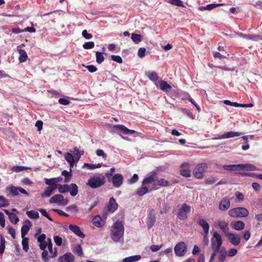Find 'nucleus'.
I'll return each instance as SVG.
<instances>
[{
    "instance_id": "obj_1",
    "label": "nucleus",
    "mask_w": 262,
    "mask_h": 262,
    "mask_svg": "<svg viewBox=\"0 0 262 262\" xmlns=\"http://www.w3.org/2000/svg\"><path fill=\"white\" fill-rule=\"evenodd\" d=\"M156 174V171H152V174L144 179L141 187L137 191V194L139 196H143L147 193L156 190L158 188L157 185L162 187L170 185V182L164 179H157Z\"/></svg>"
},
{
    "instance_id": "obj_2",
    "label": "nucleus",
    "mask_w": 262,
    "mask_h": 262,
    "mask_svg": "<svg viewBox=\"0 0 262 262\" xmlns=\"http://www.w3.org/2000/svg\"><path fill=\"white\" fill-rule=\"evenodd\" d=\"M223 244V239L221 235L217 232L215 231L213 233L212 238H211V245L212 250L209 262H213L214 260L217 253L221 249Z\"/></svg>"
},
{
    "instance_id": "obj_3",
    "label": "nucleus",
    "mask_w": 262,
    "mask_h": 262,
    "mask_svg": "<svg viewBox=\"0 0 262 262\" xmlns=\"http://www.w3.org/2000/svg\"><path fill=\"white\" fill-rule=\"evenodd\" d=\"M124 226L121 222L117 221L113 224L111 229V237L112 240L117 243L123 239L124 234Z\"/></svg>"
},
{
    "instance_id": "obj_4",
    "label": "nucleus",
    "mask_w": 262,
    "mask_h": 262,
    "mask_svg": "<svg viewBox=\"0 0 262 262\" xmlns=\"http://www.w3.org/2000/svg\"><path fill=\"white\" fill-rule=\"evenodd\" d=\"M105 183V176L101 173H97L90 177L86 185L91 188L95 189L102 186Z\"/></svg>"
},
{
    "instance_id": "obj_5",
    "label": "nucleus",
    "mask_w": 262,
    "mask_h": 262,
    "mask_svg": "<svg viewBox=\"0 0 262 262\" xmlns=\"http://www.w3.org/2000/svg\"><path fill=\"white\" fill-rule=\"evenodd\" d=\"M228 214L230 216L233 217H243L248 215L249 211L245 208L236 207L231 209Z\"/></svg>"
},
{
    "instance_id": "obj_6",
    "label": "nucleus",
    "mask_w": 262,
    "mask_h": 262,
    "mask_svg": "<svg viewBox=\"0 0 262 262\" xmlns=\"http://www.w3.org/2000/svg\"><path fill=\"white\" fill-rule=\"evenodd\" d=\"M112 132L113 133L123 134L124 135H131L134 134H138L134 130L129 129L123 125H114L112 126Z\"/></svg>"
},
{
    "instance_id": "obj_7",
    "label": "nucleus",
    "mask_w": 262,
    "mask_h": 262,
    "mask_svg": "<svg viewBox=\"0 0 262 262\" xmlns=\"http://www.w3.org/2000/svg\"><path fill=\"white\" fill-rule=\"evenodd\" d=\"M191 211V207L184 203L179 209L178 217L181 220H185L187 218V213Z\"/></svg>"
},
{
    "instance_id": "obj_8",
    "label": "nucleus",
    "mask_w": 262,
    "mask_h": 262,
    "mask_svg": "<svg viewBox=\"0 0 262 262\" xmlns=\"http://www.w3.org/2000/svg\"><path fill=\"white\" fill-rule=\"evenodd\" d=\"M207 167V164L204 163L197 165L193 170V175L195 178L198 179H202L204 176V173Z\"/></svg>"
},
{
    "instance_id": "obj_9",
    "label": "nucleus",
    "mask_w": 262,
    "mask_h": 262,
    "mask_svg": "<svg viewBox=\"0 0 262 262\" xmlns=\"http://www.w3.org/2000/svg\"><path fill=\"white\" fill-rule=\"evenodd\" d=\"M176 254L178 256H182L186 252L187 246L184 242H181L178 243L174 247Z\"/></svg>"
},
{
    "instance_id": "obj_10",
    "label": "nucleus",
    "mask_w": 262,
    "mask_h": 262,
    "mask_svg": "<svg viewBox=\"0 0 262 262\" xmlns=\"http://www.w3.org/2000/svg\"><path fill=\"white\" fill-rule=\"evenodd\" d=\"M243 134H244V133L242 132L230 131V132H225L223 134H222L218 137H214L213 138V139L217 140V139H228V138H234L235 137L240 136L241 135H242Z\"/></svg>"
},
{
    "instance_id": "obj_11",
    "label": "nucleus",
    "mask_w": 262,
    "mask_h": 262,
    "mask_svg": "<svg viewBox=\"0 0 262 262\" xmlns=\"http://www.w3.org/2000/svg\"><path fill=\"white\" fill-rule=\"evenodd\" d=\"M68 202L69 201L67 199H64L63 196L60 194L54 195L49 200V203L51 204L59 203L62 205H67Z\"/></svg>"
},
{
    "instance_id": "obj_12",
    "label": "nucleus",
    "mask_w": 262,
    "mask_h": 262,
    "mask_svg": "<svg viewBox=\"0 0 262 262\" xmlns=\"http://www.w3.org/2000/svg\"><path fill=\"white\" fill-rule=\"evenodd\" d=\"M225 236L227 237L229 241L234 246H237L240 243L241 237L237 234H234L230 232Z\"/></svg>"
},
{
    "instance_id": "obj_13",
    "label": "nucleus",
    "mask_w": 262,
    "mask_h": 262,
    "mask_svg": "<svg viewBox=\"0 0 262 262\" xmlns=\"http://www.w3.org/2000/svg\"><path fill=\"white\" fill-rule=\"evenodd\" d=\"M123 177L120 173L115 174L112 178V183L116 188H119L122 184Z\"/></svg>"
},
{
    "instance_id": "obj_14",
    "label": "nucleus",
    "mask_w": 262,
    "mask_h": 262,
    "mask_svg": "<svg viewBox=\"0 0 262 262\" xmlns=\"http://www.w3.org/2000/svg\"><path fill=\"white\" fill-rule=\"evenodd\" d=\"M181 174L185 177H190V171L189 170L190 165L188 163L185 162L181 165Z\"/></svg>"
},
{
    "instance_id": "obj_15",
    "label": "nucleus",
    "mask_w": 262,
    "mask_h": 262,
    "mask_svg": "<svg viewBox=\"0 0 262 262\" xmlns=\"http://www.w3.org/2000/svg\"><path fill=\"white\" fill-rule=\"evenodd\" d=\"M74 259V256L70 252H67L58 257L59 262H73Z\"/></svg>"
},
{
    "instance_id": "obj_16",
    "label": "nucleus",
    "mask_w": 262,
    "mask_h": 262,
    "mask_svg": "<svg viewBox=\"0 0 262 262\" xmlns=\"http://www.w3.org/2000/svg\"><path fill=\"white\" fill-rule=\"evenodd\" d=\"M230 206V201L229 198H223L219 204V209L222 211L227 210Z\"/></svg>"
},
{
    "instance_id": "obj_17",
    "label": "nucleus",
    "mask_w": 262,
    "mask_h": 262,
    "mask_svg": "<svg viewBox=\"0 0 262 262\" xmlns=\"http://www.w3.org/2000/svg\"><path fill=\"white\" fill-rule=\"evenodd\" d=\"M238 36L243 38H245L248 40H252L254 41H257L258 40L261 39V37L259 35H249L244 34L243 33H237V34Z\"/></svg>"
},
{
    "instance_id": "obj_18",
    "label": "nucleus",
    "mask_w": 262,
    "mask_h": 262,
    "mask_svg": "<svg viewBox=\"0 0 262 262\" xmlns=\"http://www.w3.org/2000/svg\"><path fill=\"white\" fill-rule=\"evenodd\" d=\"M69 227V229L78 237L82 238L85 237L84 233L81 231L80 227L78 226L70 224Z\"/></svg>"
},
{
    "instance_id": "obj_19",
    "label": "nucleus",
    "mask_w": 262,
    "mask_h": 262,
    "mask_svg": "<svg viewBox=\"0 0 262 262\" xmlns=\"http://www.w3.org/2000/svg\"><path fill=\"white\" fill-rule=\"evenodd\" d=\"M31 226L32 224L29 220H26L25 221V224H24L21 228V237H25V235L28 233Z\"/></svg>"
},
{
    "instance_id": "obj_20",
    "label": "nucleus",
    "mask_w": 262,
    "mask_h": 262,
    "mask_svg": "<svg viewBox=\"0 0 262 262\" xmlns=\"http://www.w3.org/2000/svg\"><path fill=\"white\" fill-rule=\"evenodd\" d=\"M218 226L222 230L224 235L226 236L229 232L228 223L224 221H221L218 222Z\"/></svg>"
},
{
    "instance_id": "obj_21",
    "label": "nucleus",
    "mask_w": 262,
    "mask_h": 262,
    "mask_svg": "<svg viewBox=\"0 0 262 262\" xmlns=\"http://www.w3.org/2000/svg\"><path fill=\"white\" fill-rule=\"evenodd\" d=\"M107 210L109 212H114L118 208V204L114 198L110 199L109 202L107 205Z\"/></svg>"
},
{
    "instance_id": "obj_22",
    "label": "nucleus",
    "mask_w": 262,
    "mask_h": 262,
    "mask_svg": "<svg viewBox=\"0 0 262 262\" xmlns=\"http://www.w3.org/2000/svg\"><path fill=\"white\" fill-rule=\"evenodd\" d=\"M241 164L225 165L223 166V168L227 171H241Z\"/></svg>"
},
{
    "instance_id": "obj_23",
    "label": "nucleus",
    "mask_w": 262,
    "mask_h": 262,
    "mask_svg": "<svg viewBox=\"0 0 262 262\" xmlns=\"http://www.w3.org/2000/svg\"><path fill=\"white\" fill-rule=\"evenodd\" d=\"M218 253H219V255L218 256L219 261L220 262H224L228 256L227 251L226 248L224 247H221Z\"/></svg>"
},
{
    "instance_id": "obj_24",
    "label": "nucleus",
    "mask_w": 262,
    "mask_h": 262,
    "mask_svg": "<svg viewBox=\"0 0 262 262\" xmlns=\"http://www.w3.org/2000/svg\"><path fill=\"white\" fill-rule=\"evenodd\" d=\"M4 211L8 215L9 219L12 223L16 224L18 223L19 219L16 214L10 212L8 210L4 209Z\"/></svg>"
},
{
    "instance_id": "obj_25",
    "label": "nucleus",
    "mask_w": 262,
    "mask_h": 262,
    "mask_svg": "<svg viewBox=\"0 0 262 262\" xmlns=\"http://www.w3.org/2000/svg\"><path fill=\"white\" fill-rule=\"evenodd\" d=\"M198 223L202 227L204 233L209 232V225L205 220L203 219H200L198 221Z\"/></svg>"
},
{
    "instance_id": "obj_26",
    "label": "nucleus",
    "mask_w": 262,
    "mask_h": 262,
    "mask_svg": "<svg viewBox=\"0 0 262 262\" xmlns=\"http://www.w3.org/2000/svg\"><path fill=\"white\" fill-rule=\"evenodd\" d=\"M69 192L72 196H75L78 193V187L75 183L69 185Z\"/></svg>"
},
{
    "instance_id": "obj_27",
    "label": "nucleus",
    "mask_w": 262,
    "mask_h": 262,
    "mask_svg": "<svg viewBox=\"0 0 262 262\" xmlns=\"http://www.w3.org/2000/svg\"><path fill=\"white\" fill-rule=\"evenodd\" d=\"M92 223L94 225L97 227H101L104 225V222L101 216L99 215L95 216L93 219Z\"/></svg>"
},
{
    "instance_id": "obj_28",
    "label": "nucleus",
    "mask_w": 262,
    "mask_h": 262,
    "mask_svg": "<svg viewBox=\"0 0 262 262\" xmlns=\"http://www.w3.org/2000/svg\"><path fill=\"white\" fill-rule=\"evenodd\" d=\"M159 88L162 91L167 93L170 90L171 86L166 81L161 80L159 82Z\"/></svg>"
},
{
    "instance_id": "obj_29",
    "label": "nucleus",
    "mask_w": 262,
    "mask_h": 262,
    "mask_svg": "<svg viewBox=\"0 0 262 262\" xmlns=\"http://www.w3.org/2000/svg\"><path fill=\"white\" fill-rule=\"evenodd\" d=\"M223 5L222 4H211L207 5L206 6H201L199 7V9L200 11H205V10H211L219 6Z\"/></svg>"
},
{
    "instance_id": "obj_30",
    "label": "nucleus",
    "mask_w": 262,
    "mask_h": 262,
    "mask_svg": "<svg viewBox=\"0 0 262 262\" xmlns=\"http://www.w3.org/2000/svg\"><path fill=\"white\" fill-rule=\"evenodd\" d=\"M156 222V215L155 213H150L149 215L147 221V225L148 229H150L155 224Z\"/></svg>"
},
{
    "instance_id": "obj_31",
    "label": "nucleus",
    "mask_w": 262,
    "mask_h": 262,
    "mask_svg": "<svg viewBox=\"0 0 262 262\" xmlns=\"http://www.w3.org/2000/svg\"><path fill=\"white\" fill-rule=\"evenodd\" d=\"M141 258L140 255H136L125 257L123 259L122 262H137Z\"/></svg>"
},
{
    "instance_id": "obj_32",
    "label": "nucleus",
    "mask_w": 262,
    "mask_h": 262,
    "mask_svg": "<svg viewBox=\"0 0 262 262\" xmlns=\"http://www.w3.org/2000/svg\"><path fill=\"white\" fill-rule=\"evenodd\" d=\"M61 175L64 177V183H68L72 178V169L70 168V171L64 170L61 172Z\"/></svg>"
},
{
    "instance_id": "obj_33",
    "label": "nucleus",
    "mask_w": 262,
    "mask_h": 262,
    "mask_svg": "<svg viewBox=\"0 0 262 262\" xmlns=\"http://www.w3.org/2000/svg\"><path fill=\"white\" fill-rule=\"evenodd\" d=\"M146 76L153 82H156L158 79V75L157 73L154 71L146 72Z\"/></svg>"
},
{
    "instance_id": "obj_34",
    "label": "nucleus",
    "mask_w": 262,
    "mask_h": 262,
    "mask_svg": "<svg viewBox=\"0 0 262 262\" xmlns=\"http://www.w3.org/2000/svg\"><path fill=\"white\" fill-rule=\"evenodd\" d=\"M19 54V61L20 62H24L27 60L28 55L26 51L24 49L18 50Z\"/></svg>"
},
{
    "instance_id": "obj_35",
    "label": "nucleus",
    "mask_w": 262,
    "mask_h": 262,
    "mask_svg": "<svg viewBox=\"0 0 262 262\" xmlns=\"http://www.w3.org/2000/svg\"><path fill=\"white\" fill-rule=\"evenodd\" d=\"M56 189V187L53 186H49L47 187L44 192L42 193L41 196L42 198L44 197H49L53 193L54 190Z\"/></svg>"
},
{
    "instance_id": "obj_36",
    "label": "nucleus",
    "mask_w": 262,
    "mask_h": 262,
    "mask_svg": "<svg viewBox=\"0 0 262 262\" xmlns=\"http://www.w3.org/2000/svg\"><path fill=\"white\" fill-rule=\"evenodd\" d=\"M241 170H246L250 171H255L257 168L254 165L251 164H241Z\"/></svg>"
},
{
    "instance_id": "obj_37",
    "label": "nucleus",
    "mask_w": 262,
    "mask_h": 262,
    "mask_svg": "<svg viewBox=\"0 0 262 262\" xmlns=\"http://www.w3.org/2000/svg\"><path fill=\"white\" fill-rule=\"evenodd\" d=\"M102 165L100 163H98L97 164H90L88 163H84L82 168H86L88 169L93 170L96 168H100Z\"/></svg>"
},
{
    "instance_id": "obj_38",
    "label": "nucleus",
    "mask_w": 262,
    "mask_h": 262,
    "mask_svg": "<svg viewBox=\"0 0 262 262\" xmlns=\"http://www.w3.org/2000/svg\"><path fill=\"white\" fill-rule=\"evenodd\" d=\"M233 228L236 230H241L245 227V223L243 221H238L232 223Z\"/></svg>"
},
{
    "instance_id": "obj_39",
    "label": "nucleus",
    "mask_w": 262,
    "mask_h": 262,
    "mask_svg": "<svg viewBox=\"0 0 262 262\" xmlns=\"http://www.w3.org/2000/svg\"><path fill=\"white\" fill-rule=\"evenodd\" d=\"M26 214L31 219L36 220L39 217L38 212L34 210L28 211Z\"/></svg>"
},
{
    "instance_id": "obj_40",
    "label": "nucleus",
    "mask_w": 262,
    "mask_h": 262,
    "mask_svg": "<svg viewBox=\"0 0 262 262\" xmlns=\"http://www.w3.org/2000/svg\"><path fill=\"white\" fill-rule=\"evenodd\" d=\"M57 188L58 191L61 193H64L69 192V185L68 184H58Z\"/></svg>"
},
{
    "instance_id": "obj_41",
    "label": "nucleus",
    "mask_w": 262,
    "mask_h": 262,
    "mask_svg": "<svg viewBox=\"0 0 262 262\" xmlns=\"http://www.w3.org/2000/svg\"><path fill=\"white\" fill-rule=\"evenodd\" d=\"M22 238V246L23 249L25 252H28L29 250V244H28V238L27 237H21Z\"/></svg>"
},
{
    "instance_id": "obj_42",
    "label": "nucleus",
    "mask_w": 262,
    "mask_h": 262,
    "mask_svg": "<svg viewBox=\"0 0 262 262\" xmlns=\"http://www.w3.org/2000/svg\"><path fill=\"white\" fill-rule=\"evenodd\" d=\"M96 62L98 64H101L104 60V57L102 54V53L99 51L96 52Z\"/></svg>"
},
{
    "instance_id": "obj_43",
    "label": "nucleus",
    "mask_w": 262,
    "mask_h": 262,
    "mask_svg": "<svg viewBox=\"0 0 262 262\" xmlns=\"http://www.w3.org/2000/svg\"><path fill=\"white\" fill-rule=\"evenodd\" d=\"M7 190H8L14 196H16L18 194V187L12 186L11 187H7Z\"/></svg>"
},
{
    "instance_id": "obj_44",
    "label": "nucleus",
    "mask_w": 262,
    "mask_h": 262,
    "mask_svg": "<svg viewBox=\"0 0 262 262\" xmlns=\"http://www.w3.org/2000/svg\"><path fill=\"white\" fill-rule=\"evenodd\" d=\"M168 3L172 5L181 7H185L183 2L181 0H168Z\"/></svg>"
},
{
    "instance_id": "obj_45",
    "label": "nucleus",
    "mask_w": 262,
    "mask_h": 262,
    "mask_svg": "<svg viewBox=\"0 0 262 262\" xmlns=\"http://www.w3.org/2000/svg\"><path fill=\"white\" fill-rule=\"evenodd\" d=\"M131 38L135 43H138L141 41V36L136 33H132Z\"/></svg>"
},
{
    "instance_id": "obj_46",
    "label": "nucleus",
    "mask_w": 262,
    "mask_h": 262,
    "mask_svg": "<svg viewBox=\"0 0 262 262\" xmlns=\"http://www.w3.org/2000/svg\"><path fill=\"white\" fill-rule=\"evenodd\" d=\"M0 208L6 207L9 205L8 200L2 195H0Z\"/></svg>"
},
{
    "instance_id": "obj_47",
    "label": "nucleus",
    "mask_w": 262,
    "mask_h": 262,
    "mask_svg": "<svg viewBox=\"0 0 262 262\" xmlns=\"http://www.w3.org/2000/svg\"><path fill=\"white\" fill-rule=\"evenodd\" d=\"M38 211L41 213V214L43 216L46 217L50 221L53 222V219L49 215V214L45 209L39 208L38 209Z\"/></svg>"
},
{
    "instance_id": "obj_48",
    "label": "nucleus",
    "mask_w": 262,
    "mask_h": 262,
    "mask_svg": "<svg viewBox=\"0 0 262 262\" xmlns=\"http://www.w3.org/2000/svg\"><path fill=\"white\" fill-rule=\"evenodd\" d=\"M5 248V239L4 237H1V245H0V254H2Z\"/></svg>"
},
{
    "instance_id": "obj_49",
    "label": "nucleus",
    "mask_w": 262,
    "mask_h": 262,
    "mask_svg": "<svg viewBox=\"0 0 262 262\" xmlns=\"http://www.w3.org/2000/svg\"><path fill=\"white\" fill-rule=\"evenodd\" d=\"M54 179L53 178L50 179L45 178V183L47 185H49V186H53V187L54 186V187H56V188H57V186H58V184H55L54 183Z\"/></svg>"
},
{
    "instance_id": "obj_50",
    "label": "nucleus",
    "mask_w": 262,
    "mask_h": 262,
    "mask_svg": "<svg viewBox=\"0 0 262 262\" xmlns=\"http://www.w3.org/2000/svg\"><path fill=\"white\" fill-rule=\"evenodd\" d=\"M95 43L93 41H89L85 42L82 47L84 49H91L94 47Z\"/></svg>"
},
{
    "instance_id": "obj_51",
    "label": "nucleus",
    "mask_w": 262,
    "mask_h": 262,
    "mask_svg": "<svg viewBox=\"0 0 262 262\" xmlns=\"http://www.w3.org/2000/svg\"><path fill=\"white\" fill-rule=\"evenodd\" d=\"M96 154L98 157H102L104 160H106L107 158V155L102 149H97L96 151Z\"/></svg>"
},
{
    "instance_id": "obj_52",
    "label": "nucleus",
    "mask_w": 262,
    "mask_h": 262,
    "mask_svg": "<svg viewBox=\"0 0 262 262\" xmlns=\"http://www.w3.org/2000/svg\"><path fill=\"white\" fill-rule=\"evenodd\" d=\"M64 158L68 162H72L75 160L73 155L70 152H67L65 154Z\"/></svg>"
},
{
    "instance_id": "obj_53",
    "label": "nucleus",
    "mask_w": 262,
    "mask_h": 262,
    "mask_svg": "<svg viewBox=\"0 0 262 262\" xmlns=\"http://www.w3.org/2000/svg\"><path fill=\"white\" fill-rule=\"evenodd\" d=\"M111 58L112 60L116 61L117 63H121L123 62L122 59L120 56L112 55Z\"/></svg>"
},
{
    "instance_id": "obj_54",
    "label": "nucleus",
    "mask_w": 262,
    "mask_h": 262,
    "mask_svg": "<svg viewBox=\"0 0 262 262\" xmlns=\"http://www.w3.org/2000/svg\"><path fill=\"white\" fill-rule=\"evenodd\" d=\"M237 253V251L235 248L230 249L227 252V255L229 257H233Z\"/></svg>"
},
{
    "instance_id": "obj_55",
    "label": "nucleus",
    "mask_w": 262,
    "mask_h": 262,
    "mask_svg": "<svg viewBox=\"0 0 262 262\" xmlns=\"http://www.w3.org/2000/svg\"><path fill=\"white\" fill-rule=\"evenodd\" d=\"M146 49L144 48H140L138 51V55L140 58H143L145 55Z\"/></svg>"
},
{
    "instance_id": "obj_56",
    "label": "nucleus",
    "mask_w": 262,
    "mask_h": 262,
    "mask_svg": "<svg viewBox=\"0 0 262 262\" xmlns=\"http://www.w3.org/2000/svg\"><path fill=\"white\" fill-rule=\"evenodd\" d=\"M75 252L79 256H82L83 255L81 247L80 245H77L75 247Z\"/></svg>"
},
{
    "instance_id": "obj_57",
    "label": "nucleus",
    "mask_w": 262,
    "mask_h": 262,
    "mask_svg": "<svg viewBox=\"0 0 262 262\" xmlns=\"http://www.w3.org/2000/svg\"><path fill=\"white\" fill-rule=\"evenodd\" d=\"M83 67H85L91 73H94L97 70V68L93 65L85 66L82 64Z\"/></svg>"
},
{
    "instance_id": "obj_58",
    "label": "nucleus",
    "mask_w": 262,
    "mask_h": 262,
    "mask_svg": "<svg viewBox=\"0 0 262 262\" xmlns=\"http://www.w3.org/2000/svg\"><path fill=\"white\" fill-rule=\"evenodd\" d=\"M27 169H28V167L23 166H14L13 167V171H15L16 172L21 171Z\"/></svg>"
},
{
    "instance_id": "obj_59",
    "label": "nucleus",
    "mask_w": 262,
    "mask_h": 262,
    "mask_svg": "<svg viewBox=\"0 0 262 262\" xmlns=\"http://www.w3.org/2000/svg\"><path fill=\"white\" fill-rule=\"evenodd\" d=\"M67 211H71L74 212H77L78 211V207L75 205H70L66 208Z\"/></svg>"
},
{
    "instance_id": "obj_60",
    "label": "nucleus",
    "mask_w": 262,
    "mask_h": 262,
    "mask_svg": "<svg viewBox=\"0 0 262 262\" xmlns=\"http://www.w3.org/2000/svg\"><path fill=\"white\" fill-rule=\"evenodd\" d=\"M8 231L9 234H10L13 239H15V230L12 227L9 226L7 227Z\"/></svg>"
},
{
    "instance_id": "obj_61",
    "label": "nucleus",
    "mask_w": 262,
    "mask_h": 262,
    "mask_svg": "<svg viewBox=\"0 0 262 262\" xmlns=\"http://www.w3.org/2000/svg\"><path fill=\"white\" fill-rule=\"evenodd\" d=\"M138 180V176L137 174H134L133 177L128 180L129 184H133L136 183Z\"/></svg>"
},
{
    "instance_id": "obj_62",
    "label": "nucleus",
    "mask_w": 262,
    "mask_h": 262,
    "mask_svg": "<svg viewBox=\"0 0 262 262\" xmlns=\"http://www.w3.org/2000/svg\"><path fill=\"white\" fill-rule=\"evenodd\" d=\"M82 35L86 39H90L92 37V35L90 33H89L86 30L82 31Z\"/></svg>"
},
{
    "instance_id": "obj_63",
    "label": "nucleus",
    "mask_w": 262,
    "mask_h": 262,
    "mask_svg": "<svg viewBox=\"0 0 262 262\" xmlns=\"http://www.w3.org/2000/svg\"><path fill=\"white\" fill-rule=\"evenodd\" d=\"M54 240L55 244L57 246H59L61 245L62 242V239L60 237H59L58 236H55L54 237Z\"/></svg>"
},
{
    "instance_id": "obj_64",
    "label": "nucleus",
    "mask_w": 262,
    "mask_h": 262,
    "mask_svg": "<svg viewBox=\"0 0 262 262\" xmlns=\"http://www.w3.org/2000/svg\"><path fill=\"white\" fill-rule=\"evenodd\" d=\"M162 247V245H152L150 246V249L152 252H155L159 250Z\"/></svg>"
}]
</instances>
